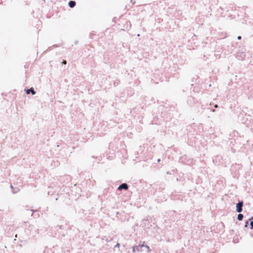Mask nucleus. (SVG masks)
<instances>
[{"label": "nucleus", "instance_id": "nucleus-1", "mask_svg": "<svg viewBox=\"0 0 253 253\" xmlns=\"http://www.w3.org/2000/svg\"><path fill=\"white\" fill-rule=\"evenodd\" d=\"M163 109L164 107L162 106H160L158 108L159 111H162L160 115L155 113L153 114V119L152 121V124L160 125L163 121L166 122L170 118L171 116L170 113L167 110L163 111Z\"/></svg>", "mask_w": 253, "mask_h": 253}, {"label": "nucleus", "instance_id": "nucleus-2", "mask_svg": "<svg viewBox=\"0 0 253 253\" xmlns=\"http://www.w3.org/2000/svg\"><path fill=\"white\" fill-rule=\"evenodd\" d=\"M239 118L247 127L253 126V117L251 115L242 113L239 116Z\"/></svg>", "mask_w": 253, "mask_h": 253}, {"label": "nucleus", "instance_id": "nucleus-3", "mask_svg": "<svg viewBox=\"0 0 253 253\" xmlns=\"http://www.w3.org/2000/svg\"><path fill=\"white\" fill-rule=\"evenodd\" d=\"M196 81H197V80H196ZM201 85L200 81L198 80L197 82H195L194 84H191L190 89L191 90H192L194 94L198 93L201 91Z\"/></svg>", "mask_w": 253, "mask_h": 253}, {"label": "nucleus", "instance_id": "nucleus-4", "mask_svg": "<svg viewBox=\"0 0 253 253\" xmlns=\"http://www.w3.org/2000/svg\"><path fill=\"white\" fill-rule=\"evenodd\" d=\"M213 163L216 165H222L225 164V161L221 155H217L212 158Z\"/></svg>", "mask_w": 253, "mask_h": 253}, {"label": "nucleus", "instance_id": "nucleus-5", "mask_svg": "<svg viewBox=\"0 0 253 253\" xmlns=\"http://www.w3.org/2000/svg\"><path fill=\"white\" fill-rule=\"evenodd\" d=\"M242 165L241 164L235 163L233 164L231 167V171L232 173H233L235 175L239 174V170L241 169Z\"/></svg>", "mask_w": 253, "mask_h": 253}, {"label": "nucleus", "instance_id": "nucleus-6", "mask_svg": "<svg viewBox=\"0 0 253 253\" xmlns=\"http://www.w3.org/2000/svg\"><path fill=\"white\" fill-rule=\"evenodd\" d=\"M244 48H243L241 50H239L236 53V57L239 60H244L247 59V53L245 52V50H243Z\"/></svg>", "mask_w": 253, "mask_h": 253}, {"label": "nucleus", "instance_id": "nucleus-7", "mask_svg": "<svg viewBox=\"0 0 253 253\" xmlns=\"http://www.w3.org/2000/svg\"><path fill=\"white\" fill-rule=\"evenodd\" d=\"M179 162L189 165L192 163V160L187 155H183L179 158Z\"/></svg>", "mask_w": 253, "mask_h": 253}, {"label": "nucleus", "instance_id": "nucleus-8", "mask_svg": "<svg viewBox=\"0 0 253 253\" xmlns=\"http://www.w3.org/2000/svg\"><path fill=\"white\" fill-rule=\"evenodd\" d=\"M145 244V241H143L142 244H140L138 245H134L132 247V252H140L143 251L144 245Z\"/></svg>", "mask_w": 253, "mask_h": 253}, {"label": "nucleus", "instance_id": "nucleus-9", "mask_svg": "<svg viewBox=\"0 0 253 253\" xmlns=\"http://www.w3.org/2000/svg\"><path fill=\"white\" fill-rule=\"evenodd\" d=\"M232 139H233L234 140V143L236 144H243L244 145L245 142L247 141V140H245L244 138V136L240 135L238 136L237 138H232Z\"/></svg>", "mask_w": 253, "mask_h": 253}, {"label": "nucleus", "instance_id": "nucleus-10", "mask_svg": "<svg viewBox=\"0 0 253 253\" xmlns=\"http://www.w3.org/2000/svg\"><path fill=\"white\" fill-rule=\"evenodd\" d=\"M169 120L166 121V125L168 126L169 127L171 125H173V126H176L178 123V120L175 119L174 118L170 117L169 119Z\"/></svg>", "mask_w": 253, "mask_h": 253}, {"label": "nucleus", "instance_id": "nucleus-11", "mask_svg": "<svg viewBox=\"0 0 253 253\" xmlns=\"http://www.w3.org/2000/svg\"><path fill=\"white\" fill-rule=\"evenodd\" d=\"M243 201H239L236 204V211L238 213L241 212L243 211Z\"/></svg>", "mask_w": 253, "mask_h": 253}, {"label": "nucleus", "instance_id": "nucleus-12", "mask_svg": "<svg viewBox=\"0 0 253 253\" xmlns=\"http://www.w3.org/2000/svg\"><path fill=\"white\" fill-rule=\"evenodd\" d=\"M196 102H199V101L196 98L195 96H192V95L188 96L187 103L189 105L192 106Z\"/></svg>", "mask_w": 253, "mask_h": 253}, {"label": "nucleus", "instance_id": "nucleus-13", "mask_svg": "<svg viewBox=\"0 0 253 253\" xmlns=\"http://www.w3.org/2000/svg\"><path fill=\"white\" fill-rule=\"evenodd\" d=\"M129 187V185L126 183H123L118 187L117 190L118 191H121L123 190L126 191L128 189Z\"/></svg>", "mask_w": 253, "mask_h": 253}, {"label": "nucleus", "instance_id": "nucleus-14", "mask_svg": "<svg viewBox=\"0 0 253 253\" xmlns=\"http://www.w3.org/2000/svg\"><path fill=\"white\" fill-rule=\"evenodd\" d=\"M24 91L27 95L31 93L32 95H35L36 93V91L34 90L33 87H31L30 88H25Z\"/></svg>", "mask_w": 253, "mask_h": 253}, {"label": "nucleus", "instance_id": "nucleus-15", "mask_svg": "<svg viewBox=\"0 0 253 253\" xmlns=\"http://www.w3.org/2000/svg\"><path fill=\"white\" fill-rule=\"evenodd\" d=\"M10 188L11 189V192L13 194H16L20 191V189L18 187H14L11 184L10 185Z\"/></svg>", "mask_w": 253, "mask_h": 253}, {"label": "nucleus", "instance_id": "nucleus-16", "mask_svg": "<svg viewBox=\"0 0 253 253\" xmlns=\"http://www.w3.org/2000/svg\"><path fill=\"white\" fill-rule=\"evenodd\" d=\"M62 45V43H59V44H54L53 45V46H51V47H49L45 51H44V53H46V52H47L48 51H50L52 49H53V47H60Z\"/></svg>", "mask_w": 253, "mask_h": 253}, {"label": "nucleus", "instance_id": "nucleus-17", "mask_svg": "<svg viewBox=\"0 0 253 253\" xmlns=\"http://www.w3.org/2000/svg\"><path fill=\"white\" fill-rule=\"evenodd\" d=\"M244 229L247 232H248V231L250 230V224L249 221H248V219L246 220L245 222V224L244 225Z\"/></svg>", "mask_w": 253, "mask_h": 253}, {"label": "nucleus", "instance_id": "nucleus-18", "mask_svg": "<svg viewBox=\"0 0 253 253\" xmlns=\"http://www.w3.org/2000/svg\"><path fill=\"white\" fill-rule=\"evenodd\" d=\"M250 224V230L253 229V215L248 219Z\"/></svg>", "mask_w": 253, "mask_h": 253}, {"label": "nucleus", "instance_id": "nucleus-19", "mask_svg": "<svg viewBox=\"0 0 253 253\" xmlns=\"http://www.w3.org/2000/svg\"><path fill=\"white\" fill-rule=\"evenodd\" d=\"M76 5V2L75 0H70L68 2V6L70 8H74Z\"/></svg>", "mask_w": 253, "mask_h": 253}, {"label": "nucleus", "instance_id": "nucleus-20", "mask_svg": "<svg viewBox=\"0 0 253 253\" xmlns=\"http://www.w3.org/2000/svg\"><path fill=\"white\" fill-rule=\"evenodd\" d=\"M241 135L240 133L236 130H234L232 132V134H230L231 137H235L236 138L238 137V136Z\"/></svg>", "mask_w": 253, "mask_h": 253}, {"label": "nucleus", "instance_id": "nucleus-21", "mask_svg": "<svg viewBox=\"0 0 253 253\" xmlns=\"http://www.w3.org/2000/svg\"><path fill=\"white\" fill-rule=\"evenodd\" d=\"M149 224V220L147 219H144L142 221V226H146L148 225Z\"/></svg>", "mask_w": 253, "mask_h": 253}, {"label": "nucleus", "instance_id": "nucleus-22", "mask_svg": "<svg viewBox=\"0 0 253 253\" xmlns=\"http://www.w3.org/2000/svg\"><path fill=\"white\" fill-rule=\"evenodd\" d=\"M177 171V169H172L170 170H169L167 172V174H172L174 173H176Z\"/></svg>", "mask_w": 253, "mask_h": 253}, {"label": "nucleus", "instance_id": "nucleus-23", "mask_svg": "<svg viewBox=\"0 0 253 253\" xmlns=\"http://www.w3.org/2000/svg\"><path fill=\"white\" fill-rule=\"evenodd\" d=\"M244 218V215L241 212L237 215V219L239 221H242Z\"/></svg>", "mask_w": 253, "mask_h": 253}, {"label": "nucleus", "instance_id": "nucleus-24", "mask_svg": "<svg viewBox=\"0 0 253 253\" xmlns=\"http://www.w3.org/2000/svg\"><path fill=\"white\" fill-rule=\"evenodd\" d=\"M56 230L57 231H59V230H64V225H57L56 227H55Z\"/></svg>", "mask_w": 253, "mask_h": 253}, {"label": "nucleus", "instance_id": "nucleus-25", "mask_svg": "<svg viewBox=\"0 0 253 253\" xmlns=\"http://www.w3.org/2000/svg\"><path fill=\"white\" fill-rule=\"evenodd\" d=\"M144 248L147 250L148 253L151 251V250L150 249V247L146 245L145 244L144 245Z\"/></svg>", "mask_w": 253, "mask_h": 253}, {"label": "nucleus", "instance_id": "nucleus-26", "mask_svg": "<svg viewBox=\"0 0 253 253\" xmlns=\"http://www.w3.org/2000/svg\"><path fill=\"white\" fill-rule=\"evenodd\" d=\"M144 248L147 250L148 253L151 251V250L150 249V247L146 245L145 244L144 245Z\"/></svg>", "mask_w": 253, "mask_h": 253}, {"label": "nucleus", "instance_id": "nucleus-27", "mask_svg": "<svg viewBox=\"0 0 253 253\" xmlns=\"http://www.w3.org/2000/svg\"><path fill=\"white\" fill-rule=\"evenodd\" d=\"M144 248L147 250L148 253L151 251V250L150 249V247L146 245L145 244L144 245Z\"/></svg>", "mask_w": 253, "mask_h": 253}, {"label": "nucleus", "instance_id": "nucleus-28", "mask_svg": "<svg viewBox=\"0 0 253 253\" xmlns=\"http://www.w3.org/2000/svg\"><path fill=\"white\" fill-rule=\"evenodd\" d=\"M120 80H116V81H115L114 82V85L115 86H117L119 85V84H120Z\"/></svg>", "mask_w": 253, "mask_h": 253}, {"label": "nucleus", "instance_id": "nucleus-29", "mask_svg": "<svg viewBox=\"0 0 253 253\" xmlns=\"http://www.w3.org/2000/svg\"><path fill=\"white\" fill-rule=\"evenodd\" d=\"M247 233L250 235L251 237L253 238V229L248 231Z\"/></svg>", "mask_w": 253, "mask_h": 253}, {"label": "nucleus", "instance_id": "nucleus-30", "mask_svg": "<svg viewBox=\"0 0 253 253\" xmlns=\"http://www.w3.org/2000/svg\"><path fill=\"white\" fill-rule=\"evenodd\" d=\"M95 35V34L94 33V32L92 31V32H91L90 33V35H89V38L90 39H94V36Z\"/></svg>", "mask_w": 253, "mask_h": 253}, {"label": "nucleus", "instance_id": "nucleus-31", "mask_svg": "<svg viewBox=\"0 0 253 253\" xmlns=\"http://www.w3.org/2000/svg\"><path fill=\"white\" fill-rule=\"evenodd\" d=\"M218 226H219L220 229H223L224 228V225L222 222H221L220 224H219Z\"/></svg>", "mask_w": 253, "mask_h": 253}, {"label": "nucleus", "instance_id": "nucleus-32", "mask_svg": "<svg viewBox=\"0 0 253 253\" xmlns=\"http://www.w3.org/2000/svg\"><path fill=\"white\" fill-rule=\"evenodd\" d=\"M228 18H230V19H233L235 18V16L232 14H228L227 15Z\"/></svg>", "mask_w": 253, "mask_h": 253}, {"label": "nucleus", "instance_id": "nucleus-33", "mask_svg": "<svg viewBox=\"0 0 253 253\" xmlns=\"http://www.w3.org/2000/svg\"><path fill=\"white\" fill-rule=\"evenodd\" d=\"M247 53V58H252V54L249 52L248 51V52H246Z\"/></svg>", "mask_w": 253, "mask_h": 253}, {"label": "nucleus", "instance_id": "nucleus-34", "mask_svg": "<svg viewBox=\"0 0 253 253\" xmlns=\"http://www.w3.org/2000/svg\"><path fill=\"white\" fill-rule=\"evenodd\" d=\"M127 26L126 27L127 28L129 26V28H130L131 26V24L130 21H128L126 22Z\"/></svg>", "mask_w": 253, "mask_h": 253}, {"label": "nucleus", "instance_id": "nucleus-35", "mask_svg": "<svg viewBox=\"0 0 253 253\" xmlns=\"http://www.w3.org/2000/svg\"><path fill=\"white\" fill-rule=\"evenodd\" d=\"M67 64V61L66 60H63L61 62L62 65H66Z\"/></svg>", "mask_w": 253, "mask_h": 253}, {"label": "nucleus", "instance_id": "nucleus-36", "mask_svg": "<svg viewBox=\"0 0 253 253\" xmlns=\"http://www.w3.org/2000/svg\"><path fill=\"white\" fill-rule=\"evenodd\" d=\"M120 243H117L116 244V245L114 246V248H120Z\"/></svg>", "mask_w": 253, "mask_h": 253}, {"label": "nucleus", "instance_id": "nucleus-37", "mask_svg": "<svg viewBox=\"0 0 253 253\" xmlns=\"http://www.w3.org/2000/svg\"><path fill=\"white\" fill-rule=\"evenodd\" d=\"M62 234H61V237H65V234L63 231H62Z\"/></svg>", "mask_w": 253, "mask_h": 253}, {"label": "nucleus", "instance_id": "nucleus-38", "mask_svg": "<svg viewBox=\"0 0 253 253\" xmlns=\"http://www.w3.org/2000/svg\"><path fill=\"white\" fill-rule=\"evenodd\" d=\"M214 107L215 108H217L218 107V105L217 104H214Z\"/></svg>", "mask_w": 253, "mask_h": 253}, {"label": "nucleus", "instance_id": "nucleus-39", "mask_svg": "<svg viewBox=\"0 0 253 253\" xmlns=\"http://www.w3.org/2000/svg\"><path fill=\"white\" fill-rule=\"evenodd\" d=\"M242 39V37L241 36H239L238 37H237V39L238 40H241Z\"/></svg>", "mask_w": 253, "mask_h": 253}, {"label": "nucleus", "instance_id": "nucleus-40", "mask_svg": "<svg viewBox=\"0 0 253 253\" xmlns=\"http://www.w3.org/2000/svg\"><path fill=\"white\" fill-rule=\"evenodd\" d=\"M160 161H161V159L160 158L158 159L157 162L159 163V162H160Z\"/></svg>", "mask_w": 253, "mask_h": 253}, {"label": "nucleus", "instance_id": "nucleus-41", "mask_svg": "<svg viewBox=\"0 0 253 253\" xmlns=\"http://www.w3.org/2000/svg\"><path fill=\"white\" fill-rule=\"evenodd\" d=\"M221 16H222V17H225V16H226V15H223V13H221Z\"/></svg>", "mask_w": 253, "mask_h": 253}, {"label": "nucleus", "instance_id": "nucleus-42", "mask_svg": "<svg viewBox=\"0 0 253 253\" xmlns=\"http://www.w3.org/2000/svg\"><path fill=\"white\" fill-rule=\"evenodd\" d=\"M78 43V41H76L75 42V44H77Z\"/></svg>", "mask_w": 253, "mask_h": 253}, {"label": "nucleus", "instance_id": "nucleus-43", "mask_svg": "<svg viewBox=\"0 0 253 253\" xmlns=\"http://www.w3.org/2000/svg\"><path fill=\"white\" fill-rule=\"evenodd\" d=\"M210 110H211V111L213 112H214L215 111L214 110L212 109H211Z\"/></svg>", "mask_w": 253, "mask_h": 253}, {"label": "nucleus", "instance_id": "nucleus-44", "mask_svg": "<svg viewBox=\"0 0 253 253\" xmlns=\"http://www.w3.org/2000/svg\"><path fill=\"white\" fill-rule=\"evenodd\" d=\"M251 132H252V133H253V127H252V128H251Z\"/></svg>", "mask_w": 253, "mask_h": 253}, {"label": "nucleus", "instance_id": "nucleus-45", "mask_svg": "<svg viewBox=\"0 0 253 253\" xmlns=\"http://www.w3.org/2000/svg\"><path fill=\"white\" fill-rule=\"evenodd\" d=\"M48 195H51L52 194H51V192L50 191L48 192Z\"/></svg>", "mask_w": 253, "mask_h": 253}, {"label": "nucleus", "instance_id": "nucleus-46", "mask_svg": "<svg viewBox=\"0 0 253 253\" xmlns=\"http://www.w3.org/2000/svg\"><path fill=\"white\" fill-rule=\"evenodd\" d=\"M58 199V196L55 198V200L57 201Z\"/></svg>", "mask_w": 253, "mask_h": 253}, {"label": "nucleus", "instance_id": "nucleus-47", "mask_svg": "<svg viewBox=\"0 0 253 253\" xmlns=\"http://www.w3.org/2000/svg\"><path fill=\"white\" fill-rule=\"evenodd\" d=\"M116 214H117V215L119 214V211H117V212H116Z\"/></svg>", "mask_w": 253, "mask_h": 253}, {"label": "nucleus", "instance_id": "nucleus-48", "mask_svg": "<svg viewBox=\"0 0 253 253\" xmlns=\"http://www.w3.org/2000/svg\"><path fill=\"white\" fill-rule=\"evenodd\" d=\"M176 180L177 181H178L179 180L178 178H176Z\"/></svg>", "mask_w": 253, "mask_h": 253}, {"label": "nucleus", "instance_id": "nucleus-49", "mask_svg": "<svg viewBox=\"0 0 253 253\" xmlns=\"http://www.w3.org/2000/svg\"><path fill=\"white\" fill-rule=\"evenodd\" d=\"M31 211H32V214H31L32 215L33 214L34 211L32 210H31Z\"/></svg>", "mask_w": 253, "mask_h": 253}, {"label": "nucleus", "instance_id": "nucleus-50", "mask_svg": "<svg viewBox=\"0 0 253 253\" xmlns=\"http://www.w3.org/2000/svg\"><path fill=\"white\" fill-rule=\"evenodd\" d=\"M115 18H113V21H115Z\"/></svg>", "mask_w": 253, "mask_h": 253}, {"label": "nucleus", "instance_id": "nucleus-51", "mask_svg": "<svg viewBox=\"0 0 253 253\" xmlns=\"http://www.w3.org/2000/svg\"><path fill=\"white\" fill-rule=\"evenodd\" d=\"M115 18H113V21H115Z\"/></svg>", "mask_w": 253, "mask_h": 253}, {"label": "nucleus", "instance_id": "nucleus-52", "mask_svg": "<svg viewBox=\"0 0 253 253\" xmlns=\"http://www.w3.org/2000/svg\"><path fill=\"white\" fill-rule=\"evenodd\" d=\"M192 82H194V78L192 79Z\"/></svg>", "mask_w": 253, "mask_h": 253}, {"label": "nucleus", "instance_id": "nucleus-53", "mask_svg": "<svg viewBox=\"0 0 253 253\" xmlns=\"http://www.w3.org/2000/svg\"><path fill=\"white\" fill-rule=\"evenodd\" d=\"M210 106H211V103H210Z\"/></svg>", "mask_w": 253, "mask_h": 253}]
</instances>
